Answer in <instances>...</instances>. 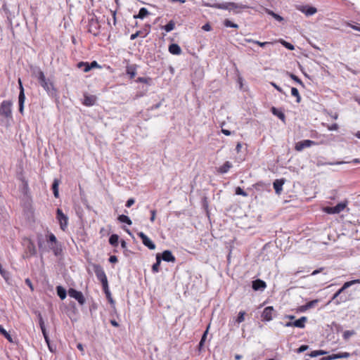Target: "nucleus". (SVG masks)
Returning a JSON list of instances; mask_svg holds the SVG:
<instances>
[{
    "mask_svg": "<svg viewBox=\"0 0 360 360\" xmlns=\"http://www.w3.org/2000/svg\"><path fill=\"white\" fill-rule=\"evenodd\" d=\"M96 98L94 96H84L83 104L86 106H92L95 104Z\"/></svg>",
    "mask_w": 360,
    "mask_h": 360,
    "instance_id": "nucleus-23",
    "label": "nucleus"
},
{
    "mask_svg": "<svg viewBox=\"0 0 360 360\" xmlns=\"http://www.w3.org/2000/svg\"><path fill=\"white\" fill-rule=\"evenodd\" d=\"M301 11L304 13L306 15H312L316 13V8L312 6L304 7Z\"/></svg>",
    "mask_w": 360,
    "mask_h": 360,
    "instance_id": "nucleus-28",
    "label": "nucleus"
},
{
    "mask_svg": "<svg viewBox=\"0 0 360 360\" xmlns=\"http://www.w3.org/2000/svg\"><path fill=\"white\" fill-rule=\"evenodd\" d=\"M168 49L169 53L173 55H180L181 53V49L177 44H171Z\"/></svg>",
    "mask_w": 360,
    "mask_h": 360,
    "instance_id": "nucleus-19",
    "label": "nucleus"
},
{
    "mask_svg": "<svg viewBox=\"0 0 360 360\" xmlns=\"http://www.w3.org/2000/svg\"><path fill=\"white\" fill-rule=\"evenodd\" d=\"M291 94H292V96H295L296 98V102L297 103H300V101H301V96H300V95L299 94V91H298L297 88H295V87H292L291 88Z\"/></svg>",
    "mask_w": 360,
    "mask_h": 360,
    "instance_id": "nucleus-34",
    "label": "nucleus"
},
{
    "mask_svg": "<svg viewBox=\"0 0 360 360\" xmlns=\"http://www.w3.org/2000/svg\"><path fill=\"white\" fill-rule=\"evenodd\" d=\"M0 333L4 336L10 342H13L11 335L0 325Z\"/></svg>",
    "mask_w": 360,
    "mask_h": 360,
    "instance_id": "nucleus-36",
    "label": "nucleus"
},
{
    "mask_svg": "<svg viewBox=\"0 0 360 360\" xmlns=\"http://www.w3.org/2000/svg\"><path fill=\"white\" fill-rule=\"evenodd\" d=\"M117 219L121 223H125V224H127L128 225H131L132 224V221L130 219V218L128 216L125 215V214H120V215H119L118 217H117Z\"/></svg>",
    "mask_w": 360,
    "mask_h": 360,
    "instance_id": "nucleus-30",
    "label": "nucleus"
},
{
    "mask_svg": "<svg viewBox=\"0 0 360 360\" xmlns=\"http://www.w3.org/2000/svg\"><path fill=\"white\" fill-rule=\"evenodd\" d=\"M108 260L110 263H116L117 262V257L115 255H112L109 257Z\"/></svg>",
    "mask_w": 360,
    "mask_h": 360,
    "instance_id": "nucleus-62",
    "label": "nucleus"
},
{
    "mask_svg": "<svg viewBox=\"0 0 360 360\" xmlns=\"http://www.w3.org/2000/svg\"><path fill=\"white\" fill-rule=\"evenodd\" d=\"M38 318H39V324L40 328L41 329L44 328H45L44 321V319H43L41 314H39Z\"/></svg>",
    "mask_w": 360,
    "mask_h": 360,
    "instance_id": "nucleus-52",
    "label": "nucleus"
},
{
    "mask_svg": "<svg viewBox=\"0 0 360 360\" xmlns=\"http://www.w3.org/2000/svg\"><path fill=\"white\" fill-rule=\"evenodd\" d=\"M209 328H210V326H208L206 330L203 333L200 341L205 342L206 338H207Z\"/></svg>",
    "mask_w": 360,
    "mask_h": 360,
    "instance_id": "nucleus-59",
    "label": "nucleus"
},
{
    "mask_svg": "<svg viewBox=\"0 0 360 360\" xmlns=\"http://www.w3.org/2000/svg\"><path fill=\"white\" fill-rule=\"evenodd\" d=\"M18 83L20 86V93L18 96V105H19V112L21 114H23V110H24V103L25 100V95L24 92V88L22 84L21 79H18Z\"/></svg>",
    "mask_w": 360,
    "mask_h": 360,
    "instance_id": "nucleus-9",
    "label": "nucleus"
},
{
    "mask_svg": "<svg viewBox=\"0 0 360 360\" xmlns=\"http://www.w3.org/2000/svg\"><path fill=\"white\" fill-rule=\"evenodd\" d=\"M308 345H302L297 349V353H302L305 352L308 349Z\"/></svg>",
    "mask_w": 360,
    "mask_h": 360,
    "instance_id": "nucleus-54",
    "label": "nucleus"
},
{
    "mask_svg": "<svg viewBox=\"0 0 360 360\" xmlns=\"http://www.w3.org/2000/svg\"><path fill=\"white\" fill-rule=\"evenodd\" d=\"M150 214H151V216H150V220L151 222H153L155 219L156 210H150Z\"/></svg>",
    "mask_w": 360,
    "mask_h": 360,
    "instance_id": "nucleus-57",
    "label": "nucleus"
},
{
    "mask_svg": "<svg viewBox=\"0 0 360 360\" xmlns=\"http://www.w3.org/2000/svg\"><path fill=\"white\" fill-rule=\"evenodd\" d=\"M25 283L30 288L31 290H34L33 285L32 284L31 281L29 278L25 280Z\"/></svg>",
    "mask_w": 360,
    "mask_h": 360,
    "instance_id": "nucleus-63",
    "label": "nucleus"
},
{
    "mask_svg": "<svg viewBox=\"0 0 360 360\" xmlns=\"http://www.w3.org/2000/svg\"><path fill=\"white\" fill-rule=\"evenodd\" d=\"M359 283V279L345 282L343 285L333 295L329 302H333L335 304L338 305L340 303L349 300L351 299L350 295H347L345 292L346 289L355 283Z\"/></svg>",
    "mask_w": 360,
    "mask_h": 360,
    "instance_id": "nucleus-1",
    "label": "nucleus"
},
{
    "mask_svg": "<svg viewBox=\"0 0 360 360\" xmlns=\"http://www.w3.org/2000/svg\"><path fill=\"white\" fill-rule=\"evenodd\" d=\"M275 310L273 307H266L264 309L262 318L263 321H270L273 319Z\"/></svg>",
    "mask_w": 360,
    "mask_h": 360,
    "instance_id": "nucleus-12",
    "label": "nucleus"
},
{
    "mask_svg": "<svg viewBox=\"0 0 360 360\" xmlns=\"http://www.w3.org/2000/svg\"><path fill=\"white\" fill-rule=\"evenodd\" d=\"M271 84L279 92L282 93V94H285V92L283 91L282 88H281L279 86H278L276 84H275L274 82H271Z\"/></svg>",
    "mask_w": 360,
    "mask_h": 360,
    "instance_id": "nucleus-58",
    "label": "nucleus"
},
{
    "mask_svg": "<svg viewBox=\"0 0 360 360\" xmlns=\"http://www.w3.org/2000/svg\"><path fill=\"white\" fill-rule=\"evenodd\" d=\"M28 249L31 255H34L37 253L36 248L32 243L28 245Z\"/></svg>",
    "mask_w": 360,
    "mask_h": 360,
    "instance_id": "nucleus-48",
    "label": "nucleus"
},
{
    "mask_svg": "<svg viewBox=\"0 0 360 360\" xmlns=\"http://www.w3.org/2000/svg\"><path fill=\"white\" fill-rule=\"evenodd\" d=\"M126 73L129 76L130 79H133L136 75V65H127L126 67Z\"/></svg>",
    "mask_w": 360,
    "mask_h": 360,
    "instance_id": "nucleus-20",
    "label": "nucleus"
},
{
    "mask_svg": "<svg viewBox=\"0 0 360 360\" xmlns=\"http://www.w3.org/2000/svg\"><path fill=\"white\" fill-rule=\"evenodd\" d=\"M68 295L70 297L75 299L79 304L83 305L86 300L82 292L78 291L74 288H70L68 290Z\"/></svg>",
    "mask_w": 360,
    "mask_h": 360,
    "instance_id": "nucleus-8",
    "label": "nucleus"
},
{
    "mask_svg": "<svg viewBox=\"0 0 360 360\" xmlns=\"http://www.w3.org/2000/svg\"><path fill=\"white\" fill-rule=\"evenodd\" d=\"M22 181L23 183V188H22L23 192L26 193L29 189L27 181H26L25 179H22Z\"/></svg>",
    "mask_w": 360,
    "mask_h": 360,
    "instance_id": "nucleus-53",
    "label": "nucleus"
},
{
    "mask_svg": "<svg viewBox=\"0 0 360 360\" xmlns=\"http://www.w3.org/2000/svg\"><path fill=\"white\" fill-rule=\"evenodd\" d=\"M93 268H94V271L96 274V276L98 281L107 277L103 267L101 265L94 264L93 266Z\"/></svg>",
    "mask_w": 360,
    "mask_h": 360,
    "instance_id": "nucleus-13",
    "label": "nucleus"
},
{
    "mask_svg": "<svg viewBox=\"0 0 360 360\" xmlns=\"http://www.w3.org/2000/svg\"><path fill=\"white\" fill-rule=\"evenodd\" d=\"M207 6L218 8V9H224V10H230L229 2L222 3V4H207Z\"/></svg>",
    "mask_w": 360,
    "mask_h": 360,
    "instance_id": "nucleus-18",
    "label": "nucleus"
},
{
    "mask_svg": "<svg viewBox=\"0 0 360 360\" xmlns=\"http://www.w3.org/2000/svg\"><path fill=\"white\" fill-rule=\"evenodd\" d=\"M161 263V255L160 253L156 255V262L152 266V271L153 273H158L160 271V265Z\"/></svg>",
    "mask_w": 360,
    "mask_h": 360,
    "instance_id": "nucleus-25",
    "label": "nucleus"
},
{
    "mask_svg": "<svg viewBox=\"0 0 360 360\" xmlns=\"http://www.w3.org/2000/svg\"><path fill=\"white\" fill-rule=\"evenodd\" d=\"M271 112L272 114L276 117H278L283 122H285V115L281 110L276 108V107H272L271 108Z\"/></svg>",
    "mask_w": 360,
    "mask_h": 360,
    "instance_id": "nucleus-22",
    "label": "nucleus"
},
{
    "mask_svg": "<svg viewBox=\"0 0 360 360\" xmlns=\"http://www.w3.org/2000/svg\"><path fill=\"white\" fill-rule=\"evenodd\" d=\"M254 44H257L261 47H264L266 45L272 44V42H269V41L261 42V41L255 40V41H254Z\"/></svg>",
    "mask_w": 360,
    "mask_h": 360,
    "instance_id": "nucleus-49",
    "label": "nucleus"
},
{
    "mask_svg": "<svg viewBox=\"0 0 360 360\" xmlns=\"http://www.w3.org/2000/svg\"><path fill=\"white\" fill-rule=\"evenodd\" d=\"M103 292L105 294L106 298L108 300V302L110 303L112 307H115V301L112 297L111 292H110V290L108 289V290H105Z\"/></svg>",
    "mask_w": 360,
    "mask_h": 360,
    "instance_id": "nucleus-39",
    "label": "nucleus"
},
{
    "mask_svg": "<svg viewBox=\"0 0 360 360\" xmlns=\"http://www.w3.org/2000/svg\"><path fill=\"white\" fill-rule=\"evenodd\" d=\"M136 82H140V83H145V84H147L148 85H150L151 84V82H152V79L150 77H139L136 79Z\"/></svg>",
    "mask_w": 360,
    "mask_h": 360,
    "instance_id": "nucleus-37",
    "label": "nucleus"
},
{
    "mask_svg": "<svg viewBox=\"0 0 360 360\" xmlns=\"http://www.w3.org/2000/svg\"><path fill=\"white\" fill-rule=\"evenodd\" d=\"M37 78L39 83L48 93L49 95L53 97L56 96L57 90L54 87L53 82H51L49 79H46L44 72L40 70L38 71Z\"/></svg>",
    "mask_w": 360,
    "mask_h": 360,
    "instance_id": "nucleus-2",
    "label": "nucleus"
},
{
    "mask_svg": "<svg viewBox=\"0 0 360 360\" xmlns=\"http://www.w3.org/2000/svg\"><path fill=\"white\" fill-rule=\"evenodd\" d=\"M160 255L161 261L163 260L167 262H174L176 261L175 257L172 255L170 250H165Z\"/></svg>",
    "mask_w": 360,
    "mask_h": 360,
    "instance_id": "nucleus-16",
    "label": "nucleus"
},
{
    "mask_svg": "<svg viewBox=\"0 0 360 360\" xmlns=\"http://www.w3.org/2000/svg\"><path fill=\"white\" fill-rule=\"evenodd\" d=\"M143 34L142 31L141 30H139L137 31L136 32H135L134 34H132L131 36H130V39L131 40H134L135 39H136L139 36H141V34Z\"/></svg>",
    "mask_w": 360,
    "mask_h": 360,
    "instance_id": "nucleus-51",
    "label": "nucleus"
},
{
    "mask_svg": "<svg viewBox=\"0 0 360 360\" xmlns=\"http://www.w3.org/2000/svg\"><path fill=\"white\" fill-rule=\"evenodd\" d=\"M316 143L311 140H304L295 143V149L300 152L306 148L311 147V146L316 145Z\"/></svg>",
    "mask_w": 360,
    "mask_h": 360,
    "instance_id": "nucleus-11",
    "label": "nucleus"
},
{
    "mask_svg": "<svg viewBox=\"0 0 360 360\" xmlns=\"http://www.w3.org/2000/svg\"><path fill=\"white\" fill-rule=\"evenodd\" d=\"M99 281L101 283L103 291L108 290L109 289L107 277H105L103 279L99 280Z\"/></svg>",
    "mask_w": 360,
    "mask_h": 360,
    "instance_id": "nucleus-42",
    "label": "nucleus"
},
{
    "mask_svg": "<svg viewBox=\"0 0 360 360\" xmlns=\"http://www.w3.org/2000/svg\"><path fill=\"white\" fill-rule=\"evenodd\" d=\"M355 334L354 330H345L342 334V338L344 340H348L351 336Z\"/></svg>",
    "mask_w": 360,
    "mask_h": 360,
    "instance_id": "nucleus-40",
    "label": "nucleus"
},
{
    "mask_svg": "<svg viewBox=\"0 0 360 360\" xmlns=\"http://www.w3.org/2000/svg\"><path fill=\"white\" fill-rule=\"evenodd\" d=\"M307 321V318L306 316H302L301 318L293 321L292 324L294 325V327H297L299 328H304Z\"/></svg>",
    "mask_w": 360,
    "mask_h": 360,
    "instance_id": "nucleus-21",
    "label": "nucleus"
},
{
    "mask_svg": "<svg viewBox=\"0 0 360 360\" xmlns=\"http://www.w3.org/2000/svg\"><path fill=\"white\" fill-rule=\"evenodd\" d=\"M109 243L113 246L117 247L119 243V236L117 234H112L109 238Z\"/></svg>",
    "mask_w": 360,
    "mask_h": 360,
    "instance_id": "nucleus-29",
    "label": "nucleus"
},
{
    "mask_svg": "<svg viewBox=\"0 0 360 360\" xmlns=\"http://www.w3.org/2000/svg\"><path fill=\"white\" fill-rule=\"evenodd\" d=\"M46 240L50 243V249L56 256H58L62 252L61 246L58 243L56 236L52 233H49L46 236Z\"/></svg>",
    "mask_w": 360,
    "mask_h": 360,
    "instance_id": "nucleus-4",
    "label": "nucleus"
},
{
    "mask_svg": "<svg viewBox=\"0 0 360 360\" xmlns=\"http://www.w3.org/2000/svg\"><path fill=\"white\" fill-rule=\"evenodd\" d=\"M338 359H340L338 354H333L324 358L326 360H334Z\"/></svg>",
    "mask_w": 360,
    "mask_h": 360,
    "instance_id": "nucleus-50",
    "label": "nucleus"
},
{
    "mask_svg": "<svg viewBox=\"0 0 360 360\" xmlns=\"http://www.w3.org/2000/svg\"><path fill=\"white\" fill-rule=\"evenodd\" d=\"M338 354H339L340 359L347 358L350 356L349 353H348V352H340V353H338Z\"/></svg>",
    "mask_w": 360,
    "mask_h": 360,
    "instance_id": "nucleus-60",
    "label": "nucleus"
},
{
    "mask_svg": "<svg viewBox=\"0 0 360 360\" xmlns=\"http://www.w3.org/2000/svg\"><path fill=\"white\" fill-rule=\"evenodd\" d=\"M60 182V181L59 179H54L52 186H51L53 195L56 198H58L59 197L58 186H59Z\"/></svg>",
    "mask_w": 360,
    "mask_h": 360,
    "instance_id": "nucleus-24",
    "label": "nucleus"
},
{
    "mask_svg": "<svg viewBox=\"0 0 360 360\" xmlns=\"http://www.w3.org/2000/svg\"><path fill=\"white\" fill-rule=\"evenodd\" d=\"M56 219L59 222L60 228L63 231H65L68 224V217L65 215L61 209L58 208L56 210Z\"/></svg>",
    "mask_w": 360,
    "mask_h": 360,
    "instance_id": "nucleus-6",
    "label": "nucleus"
},
{
    "mask_svg": "<svg viewBox=\"0 0 360 360\" xmlns=\"http://www.w3.org/2000/svg\"><path fill=\"white\" fill-rule=\"evenodd\" d=\"M273 18L278 22H283L284 20V18L277 13L274 14Z\"/></svg>",
    "mask_w": 360,
    "mask_h": 360,
    "instance_id": "nucleus-56",
    "label": "nucleus"
},
{
    "mask_svg": "<svg viewBox=\"0 0 360 360\" xmlns=\"http://www.w3.org/2000/svg\"><path fill=\"white\" fill-rule=\"evenodd\" d=\"M137 235L141 239L142 243L148 249H155V243L143 232H139Z\"/></svg>",
    "mask_w": 360,
    "mask_h": 360,
    "instance_id": "nucleus-10",
    "label": "nucleus"
},
{
    "mask_svg": "<svg viewBox=\"0 0 360 360\" xmlns=\"http://www.w3.org/2000/svg\"><path fill=\"white\" fill-rule=\"evenodd\" d=\"M162 105V102H159L158 103L155 104V105H153V106L150 107V110H155V109H158Z\"/></svg>",
    "mask_w": 360,
    "mask_h": 360,
    "instance_id": "nucleus-64",
    "label": "nucleus"
},
{
    "mask_svg": "<svg viewBox=\"0 0 360 360\" xmlns=\"http://www.w3.org/2000/svg\"><path fill=\"white\" fill-rule=\"evenodd\" d=\"M56 292H57L58 296L62 300L65 299V297L67 296V292H66L65 289L63 287H62L61 285L57 286L56 287Z\"/></svg>",
    "mask_w": 360,
    "mask_h": 360,
    "instance_id": "nucleus-27",
    "label": "nucleus"
},
{
    "mask_svg": "<svg viewBox=\"0 0 360 360\" xmlns=\"http://www.w3.org/2000/svg\"><path fill=\"white\" fill-rule=\"evenodd\" d=\"M11 107L12 102L8 100L3 101L0 105V116L5 119L6 122L13 119Z\"/></svg>",
    "mask_w": 360,
    "mask_h": 360,
    "instance_id": "nucleus-3",
    "label": "nucleus"
},
{
    "mask_svg": "<svg viewBox=\"0 0 360 360\" xmlns=\"http://www.w3.org/2000/svg\"><path fill=\"white\" fill-rule=\"evenodd\" d=\"M286 74L297 84H300L302 86H304V83L297 76L289 72H287Z\"/></svg>",
    "mask_w": 360,
    "mask_h": 360,
    "instance_id": "nucleus-35",
    "label": "nucleus"
},
{
    "mask_svg": "<svg viewBox=\"0 0 360 360\" xmlns=\"http://www.w3.org/2000/svg\"><path fill=\"white\" fill-rule=\"evenodd\" d=\"M347 202H341L338 203L334 207H325L323 208V211L329 214H339L342 211L344 210V209L346 207Z\"/></svg>",
    "mask_w": 360,
    "mask_h": 360,
    "instance_id": "nucleus-5",
    "label": "nucleus"
},
{
    "mask_svg": "<svg viewBox=\"0 0 360 360\" xmlns=\"http://www.w3.org/2000/svg\"><path fill=\"white\" fill-rule=\"evenodd\" d=\"M229 6H230V10L238 9V8L245 9V8H249V6H248L247 5H244L242 4H237V3H234V2H229Z\"/></svg>",
    "mask_w": 360,
    "mask_h": 360,
    "instance_id": "nucleus-31",
    "label": "nucleus"
},
{
    "mask_svg": "<svg viewBox=\"0 0 360 360\" xmlns=\"http://www.w3.org/2000/svg\"><path fill=\"white\" fill-rule=\"evenodd\" d=\"M78 68H82L84 72H87L91 70V66L88 62H80L78 63Z\"/></svg>",
    "mask_w": 360,
    "mask_h": 360,
    "instance_id": "nucleus-33",
    "label": "nucleus"
},
{
    "mask_svg": "<svg viewBox=\"0 0 360 360\" xmlns=\"http://www.w3.org/2000/svg\"><path fill=\"white\" fill-rule=\"evenodd\" d=\"M149 14H150V13L148 12L147 8L143 7V8H140L139 13L137 15H134V18L136 19H137V18L143 19L146 16H148Z\"/></svg>",
    "mask_w": 360,
    "mask_h": 360,
    "instance_id": "nucleus-26",
    "label": "nucleus"
},
{
    "mask_svg": "<svg viewBox=\"0 0 360 360\" xmlns=\"http://www.w3.org/2000/svg\"><path fill=\"white\" fill-rule=\"evenodd\" d=\"M279 42H280V43H281V44L284 47H285L287 49H288V50H290V51H292V50H294V49H295V46H294L292 44H290V43H289V42H288V41H285V40H283V39H280V40H279Z\"/></svg>",
    "mask_w": 360,
    "mask_h": 360,
    "instance_id": "nucleus-38",
    "label": "nucleus"
},
{
    "mask_svg": "<svg viewBox=\"0 0 360 360\" xmlns=\"http://www.w3.org/2000/svg\"><path fill=\"white\" fill-rule=\"evenodd\" d=\"M284 179H276L273 182V187L276 194L280 195L283 191V186L285 184Z\"/></svg>",
    "mask_w": 360,
    "mask_h": 360,
    "instance_id": "nucleus-15",
    "label": "nucleus"
},
{
    "mask_svg": "<svg viewBox=\"0 0 360 360\" xmlns=\"http://www.w3.org/2000/svg\"><path fill=\"white\" fill-rule=\"evenodd\" d=\"M41 330L42 334H43V335H44V339H45V341H46V344H47V345H49L50 339H49V335H48V334H47V333H46V328H42V329H41Z\"/></svg>",
    "mask_w": 360,
    "mask_h": 360,
    "instance_id": "nucleus-47",
    "label": "nucleus"
},
{
    "mask_svg": "<svg viewBox=\"0 0 360 360\" xmlns=\"http://www.w3.org/2000/svg\"><path fill=\"white\" fill-rule=\"evenodd\" d=\"M266 287V283L261 280V279H257L252 281V288L254 290H261L263 291Z\"/></svg>",
    "mask_w": 360,
    "mask_h": 360,
    "instance_id": "nucleus-14",
    "label": "nucleus"
},
{
    "mask_svg": "<svg viewBox=\"0 0 360 360\" xmlns=\"http://www.w3.org/2000/svg\"><path fill=\"white\" fill-rule=\"evenodd\" d=\"M326 352H323V350H314V351H312L309 354V356H311V357H316L318 356H320V355H322V354H324Z\"/></svg>",
    "mask_w": 360,
    "mask_h": 360,
    "instance_id": "nucleus-43",
    "label": "nucleus"
},
{
    "mask_svg": "<svg viewBox=\"0 0 360 360\" xmlns=\"http://www.w3.org/2000/svg\"><path fill=\"white\" fill-rule=\"evenodd\" d=\"M245 311H240L238 313V315L237 319H236V322L238 323H242L243 321H244V320H245Z\"/></svg>",
    "mask_w": 360,
    "mask_h": 360,
    "instance_id": "nucleus-44",
    "label": "nucleus"
},
{
    "mask_svg": "<svg viewBox=\"0 0 360 360\" xmlns=\"http://www.w3.org/2000/svg\"><path fill=\"white\" fill-rule=\"evenodd\" d=\"M202 30H203L207 31V32L210 31V30H211V29H212V27H211V26H210V25L209 23H206V24H205V25L202 26Z\"/></svg>",
    "mask_w": 360,
    "mask_h": 360,
    "instance_id": "nucleus-61",
    "label": "nucleus"
},
{
    "mask_svg": "<svg viewBox=\"0 0 360 360\" xmlns=\"http://www.w3.org/2000/svg\"><path fill=\"white\" fill-rule=\"evenodd\" d=\"M232 167L233 165L231 162L226 161L221 166L217 168V172L219 174H224L227 173Z\"/></svg>",
    "mask_w": 360,
    "mask_h": 360,
    "instance_id": "nucleus-17",
    "label": "nucleus"
},
{
    "mask_svg": "<svg viewBox=\"0 0 360 360\" xmlns=\"http://www.w3.org/2000/svg\"><path fill=\"white\" fill-rule=\"evenodd\" d=\"M224 25L227 27H233V28H238V25L233 22H231L229 19H226L224 22Z\"/></svg>",
    "mask_w": 360,
    "mask_h": 360,
    "instance_id": "nucleus-41",
    "label": "nucleus"
},
{
    "mask_svg": "<svg viewBox=\"0 0 360 360\" xmlns=\"http://www.w3.org/2000/svg\"><path fill=\"white\" fill-rule=\"evenodd\" d=\"M88 27L89 32L93 34L94 36L98 35L100 25L98 19H96L94 18H91V19H89Z\"/></svg>",
    "mask_w": 360,
    "mask_h": 360,
    "instance_id": "nucleus-7",
    "label": "nucleus"
},
{
    "mask_svg": "<svg viewBox=\"0 0 360 360\" xmlns=\"http://www.w3.org/2000/svg\"><path fill=\"white\" fill-rule=\"evenodd\" d=\"M319 302V300H311L310 302H308L307 304H306V306H307V308L309 309H311V308H313L316 306V304Z\"/></svg>",
    "mask_w": 360,
    "mask_h": 360,
    "instance_id": "nucleus-46",
    "label": "nucleus"
},
{
    "mask_svg": "<svg viewBox=\"0 0 360 360\" xmlns=\"http://www.w3.org/2000/svg\"><path fill=\"white\" fill-rule=\"evenodd\" d=\"M175 22L174 20H170L167 25L162 27V29L165 30L167 32H169L174 29Z\"/></svg>",
    "mask_w": 360,
    "mask_h": 360,
    "instance_id": "nucleus-32",
    "label": "nucleus"
},
{
    "mask_svg": "<svg viewBox=\"0 0 360 360\" xmlns=\"http://www.w3.org/2000/svg\"><path fill=\"white\" fill-rule=\"evenodd\" d=\"M135 202V200L134 198H129L127 200V202H126V207H130L131 206H132Z\"/></svg>",
    "mask_w": 360,
    "mask_h": 360,
    "instance_id": "nucleus-55",
    "label": "nucleus"
},
{
    "mask_svg": "<svg viewBox=\"0 0 360 360\" xmlns=\"http://www.w3.org/2000/svg\"><path fill=\"white\" fill-rule=\"evenodd\" d=\"M236 194L239 195H243V196L248 195V193L245 191H244V190L243 188H241L240 187H237L236 188Z\"/></svg>",
    "mask_w": 360,
    "mask_h": 360,
    "instance_id": "nucleus-45",
    "label": "nucleus"
}]
</instances>
